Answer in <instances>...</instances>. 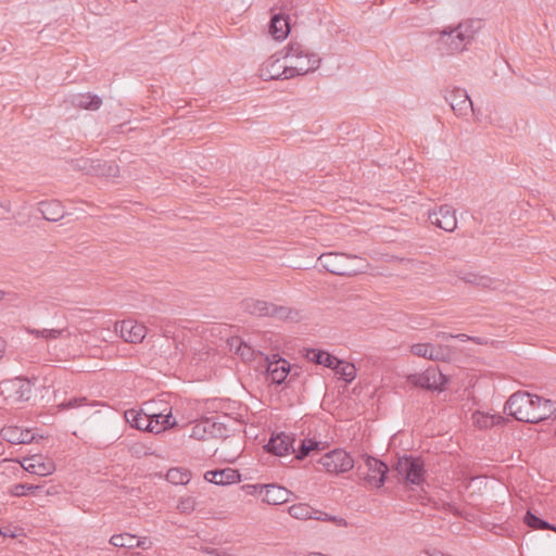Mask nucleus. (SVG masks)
I'll list each match as a JSON object with an SVG mask.
<instances>
[{
	"label": "nucleus",
	"instance_id": "63",
	"mask_svg": "<svg viewBox=\"0 0 556 556\" xmlns=\"http://www.w3.org/2000/svg\"><path fill=\"white\" fill-rule=\"evenodd\" d=\"M307 556H326L321 553H309Z\"/></svg>",
	"mask_w": 556,
	"mask_h": 556
},
{
	"label": "nucleus",
	"instance_id": "59",
	"mask_svg": "<svg viewBox=\"0 0 556 556\" xmlns=\"http://www.w3.org/2000/svg\"><path fill=\"white\" fill-rule=\"evenodd\" d=\"M80 312H81V309H79V308H72V313H71L72 320L74 318H76L77 317V313H80Z\"/></svg>",
	"mask_w": 556,
	"mask_h": 556
},
{
	"label": "nucleus",
	"instance_id": "5",
	"mask_svg": "<svg viewBox=\"0 0 556 556\" xmlns=\"http://www.w3.org/2000/svg\"><path fill=\"white\" fill-rule=\"evenodd\" d=\"M392 468L404 484L421 485L425 482L427 471L420 456L404 454Z\"/></svg>",
	"mask_w": 556,
	"mask_h": 556
},
{
	"label": "nucleus",
	"instance_id": "47",
	"mask_svg": "<svg viewBox=\"0 0 556 556\" xmlns=\"http://www.w3.org/2000/svg\"><path fill=\"white\" fill-rule=\"evenodd\" d=\"M316 513L319 515H325V518H323V521H330V522L336 523L341 527H345L348 525L346 520L343 518L331 516V515L320 511V510H316Z\"/></svg>",
	"mask_w": 556,
	"mask_h": 556
},
{
	"label": "nucleus",
	"instance_id": "34",
	"mask_svg": "<svg viewBox=\"0 0 556 556\" xmlns=\"http://www.w3.org/2000/svg\"><path fill=\"white\" fill-rule=\"evenodd\" d=\"M191 479V472L185 468H170L166 473V480L173 484H187Z\"/></svg>",
	"mask_w": 556,
	"mask_h": 556
},
{
	"label": "nucleus",
	"instance_id": "16",
	"mask_svg": "<svg viewBox=\"0 0 556 556\" xmlns=\"http://www.w3.org/2000/svg\"><path fill=\"white\" fill-rule=\"evenodd\" d=\"M115 330L119 332V336L124 341L129 343L141 342L147 334L146 326L131 319H125L116 323Z\"/></svg>",
	"mask_w": 556,
	"mask_h": 556
},
{
	"label": "nucleus",
	"instance_id": "19",
	"mask_svg": "<svg viewBox=\"0 0 556 556\" xmlns=\"http://www.w3.org/2000/svg\"><path fill=\"white\" fill-rule=\"evenodd\" d=\"M149 420H151V429L149 432L161 433L177 425V421L173 418L172 408L166 407L162 412H147Z\"/></svg>",
	"mask_w": 556,
	"mask_h": 556
},
{
	"label": "nucleus",
	"instance_id": "40",
	"mask_svg": "<svg viewBox=\"0 0 556 556\" xmlns=\"http://www.w3.org/2000/svg\"><path fill=\"white\" fill-rule=\"evenodd\" d=\"M191 438L197 440H205L208 435L206 425H203V418H201L193 427L190 434Z\"/></svg>",
	"mask_w": 556,
	"mask_h": 556
},
{
	"label": "nucleus",
	"instance_id": "37",
	"mask_svg": "<svg viewBox=\"0 0 556 556\" xmlns=\"http://www.w3.org/2000/svg\"><path fill=\"white\" fill-rule=\"evenodd\" d=\"M530 397H532L531 404H533L534 412H540V408L542 406H544L545 408L548 407L547 409L544 410V412L548 413V417L555 413L556 406H555V402H553L552 400H547L543 396H540L536 394H531V393H530Z\"/></svg>",
	"mask_w": 556,
	"mask_h": 556
},
{
	"label": "nucleus",
	"instance_id": "29",
	"mask_svg": "<svg viewBox=\"0 0 556 556\" xmlns=\"http://www.w3.org/2000/svg\"><path fill=\"white\" fill-rule=\"evenodd\" d=\"M523 522L526 526L533 530H552L556 532L555 525H552L547 520H544L543 518L536 516L531 510H527V513L525 514Z\"/></svg>",
	"mask_w": 556,
	"mask_h": 556
},
{
	"label": "nucleus",
	"instance_id": "7",
	"mask_svg": "<svg viewBox=\"0 0 556 556\" xmlns=\"http://www.w3.org/2000/svg\"><path fill=\"white\" fill-rule=\"evenodd\" d=\"M450 376L445 375L439 367L430 366L420 374H412L407 377V381L414 387L426 391L443 392L448 383Z\"/></svg>",
	"mask_w": 556,
	"mask_h": 556
},
{
	"label": "nucleus",
	"instance_id": "24",
	"mask_svg": "<svg viewBox=\"0 0 556 556\" xmlns=\"http://www.w3.org/2000/svg\"><path fill=\"white\" fill-rule=\"evenodd\" d=\"M124 418L127 424L131 428L141 430V431H149L151 429V420H149V417L147 415V412L143 408L135 409L130 408L125 410Z\"/></svg>",
	"mask_w": 556,
	"mask_h": 556
},
{
	"label": "nucleus",
	"instance_id": "28",
	"mask_svg": "<svg viewBox=\"0 0 556 556\" xmlns=\"http://www.w3.org/2000/svg\"><path fill=\"white\" fill-rule=\"evenodd\" d=\"M227 419L228 415L217 417H203V425H206L208 435L212 438H226L228 428L227 425L220 420Z\"/></svg>",
	"mask_w": 556,
	"mask_h": 556
},
{
	"label": "nucleus",
	"instance_id": "14",
	"mask_svg": "<svg viewBox=\"0 0 556 556\" xmlns=\"http://www.w3.org/2000/svg\"><path fill=\"white\" fill-rule=\"evenodd\" d=\"M364 460L368 471L375 473L367 475L365 478L366 481L370 484H374L378 489L383 486L390 471L388 464L377 457L367 454L364 455Z\"/></svg>",
	"mask_w": 556,
	"mask_h": 556
},
{
	"label": "nucleus",
	"instance_id": "43",
	"mask_svg": "<svg viewBox=\"0 0 556 556\" xmlns=\"http://www.w3.org/2000/svg\"><path fill=\"white\" fill-rule=\"evenodd\" d=\"M26 464H23V467L25 470H27L30 473H35L38 476H46V472L43 470H39L38 467H45V464L40 463L39 460H36L35 458H29L25 460Z\"/></svg>",
	"mask_w": 556,
	"mask_h": 556
},
{
	"label": "nucleus",
	"instance_id": "26",
	"mask_svg": "<svg viewBox=\"0 0 556 556\" xmlns=\"http://www.w3.org/2000/svg\"><path fill=\"white\" fill-rule=\"evenodd\" d=\"M326 448V443L313 439H303L300 441L299 446L295 448V458L299 460L305 459L312 452H321Z\"/></svg>",
	"mask_w": 556,
	"mask_h": 556
},
{
	"label": "nucleus",
	"instance_id": "41",
	"mask_svg": "<svg viewBox=\"0 0 556 556\" xmlns=\"http://www.w3.org/2000/svg\"><path fill=\"white\" fill-rule=\"evenodd\" d=\"M307 59V66L302 67V75L316 71L321 62V59L317 56V54L308 52L305 56Z\"/></svg>",
	"mask_w": 556,
	"mask_h": 556
},
{
	"label": "nucleus",
	"instance_id": "51",
	"mask_svg": "<svg viewBox=\"0 0 556 556\" xmlns=\"http://www.w3.org/2000/svg\"><path fill=\"white\" fill-rule=\"evenodd\" d=\"M445 509L448 513L453 514L454 516H456L458 518H463L464 517L463 511L459 508H457L454 504L446 503L445 504Z\"/></svg>",
	"mask_w": 556,
	"mask_h": 556
},
{
	"label": "nucleus",
	"instance_id": "52",
	"mask_svg": "<svg viewBox=\"0 0 556 556\" xmlns=\"http://www.w3.org/2000/svg\"><path fill=\"white\" fill-rule=\"evenodd\" d=\"M0 534L4 538H15L17 536L16 532L12 530L10 527H4L0 529Z\"/></svg>",
	"mask_w": 556,
	"mask_h": 556
},
{
	"label": "nucleus",
	"instance_id": "62",
	"mask_svg": "<svg viewBox=\"0 0 556 556\" xmlns=\"http://www.w3.org/2000/svg\"><path fill=\"white\" fill-rule=\"evenodd\" d=\"M39 470H43L46 472V475H48L50 472L49 468H47L46 466L45 467H38Z\"/></svg>",
	"mask_w": 556,
	"mask_h": 556
},
{
	"label": "nucleus",
	"instance_id": "61",
	"mask_svg": "<svg viewBox=\"0 0 556 556\" xmlns=\"http://www.w3.org/2000/svg\"><path fill=\"white\" fill-rule=\"evenodd\" d=\"M1 206H2L5 211H10V205H9V203H1Z\"/></svg>",
	"mask_w": 556,
	"mask_h": 556
},
{
	"label": "nucleus",
	"instance_id": "1",
	"mask_svg": "<svg viewBox=\"0 0 556 556\" xmlns=\"http://www.w3.org/2000/svg\"><path fill=\"white\" fill-rule=\"evenodd\" d=\"M86 397H72V418L79 422V427L72 431L85 443L91 440L93 435H98L102 431L103 419L99 410H93V404H86Z\"/></svg>",
	"mask_w": 556,
	"mask_h": 556
},
{
	"label": "nucleus",
	"instance_id": "39",
	"mask_svg": "<svg viewBox=\"0 0 556 556\" xmlns=\"http://www.w3.org/2000/svg\"><path fill=\"white\" fill-rule=\"evenodd\" d=\"M286 56L305 58L308 51L299 42H289L286 47Z\"/></svg>",
	"mask_w": 556,
	"mask_h": 556
},
{
	"label": "nucleus",
	"instance_id": "9",
	"mask_svg": "<svg viewBox=\"0 0 556 556\" xmlns=\"http://www.w3.org/2000/svg\"><path fill=\"white\" fill-rule=\"evenodd\" d=\"M265 367L266 379L277 386L286 382L291 372V364L278 353L265 356Z\"/></svg>",
	"mask_w": 556,
	"mask_h": 556
},
{
	"label": "nucleus",
	"instance_id": "17",
	"mask_svg": "<svg viewBox=\"0 0 556 556\" xmlns=\"http://www.w3.org/2000/svg\"><path fill=\"white\" fill-rule=\"evenodd\" d=\"M207 482L216 485H229L241 481V473L238 469L226 467L222 469L207 470L204 473Z\"/></svg>",
	"mask_w": 556,
	"mask_h": 556
},
{
	"label": "nucleus",
	"instance_id": "3",
	"mask_svg": "<svg viewBox=\"0 0 556 556\" xmlns=\"http://www.w3.org/2000/svg\"><path fill=\"white\" fill-rule=\"evenodd\" d=\"M317 262L328 273L336 276L354 277L364 273L363 258L355 254L339 252L323 253Z\"/></svg>",
	"mask_w": 556,
	"mask_h": 556
},
{
	"label": "nucleus",
	"instance_id": "27",
	"mask_svg": "<svg viewBox=\"0 0 556 556\" xmlns=\"http://www.w3.org/2000/svg\"><path fill=\"white\" fill-rule=\"evenodd\" d=\"M102 104V99L98 94L90 92L72 94V106L85 110H98Z\"/></svg>",
	"mask_w": 556,
	"mask_h": 556
},
{
	"label": "nucleus",
	"instance_id": "23",
	"mask_svg": "<svg viewBox=\"0 0 556 556\" xmlns=\"http://www.w3.org/2000/svg\"><path fill=\"white\" fill-rule=\"evenodd\" d=\"M289 495L290 491L286 488L270 483L265 485L262 500L269 505H280L289 501Z\"/></svg>",
	"mask_w": 556,
	"mask_h": 556
},
{
	"label": "nucleus",
	"instance_id": "55",
	"mask_svg": "<svg viewBox=\"0 0 556 556\" xmlns=\"http://www.w3.org/2000/svg\"><path fill=\"white\" fill-rule=\"evenodd\" d=\"M429 556H451L448 554H444L443 552H441L440 549H437L434 548L433 551L429 552L427 551L426 552Z\"/></svg>",
	"mask_w": 556,
	"mask_h": 556
},
{
	"label": "nucleus",
	"instance_id": "15",
	"mask_svg": "<svg viewBox=\"0 0 556 556\" xmlns=\"http://www.w3.org/2000/svg\"><path fill=\"white\" fill-rule=\"evenodd\" d=\"M302 67H289L279 63V60L268 61L262 68L261 76L265 80L270 79H289L296 76H302Z\"/></svg>",
	"mask_w": 556,
	"mask_h": 556
},
{
	"label": "nucleus",
	"instance_id": "57",
	"mask_svg": "<svg viewBox=\"0 0 556 556\" xmlns=\"http://www.w3.org/2000/svg\"><path fill=\"white\" fill-rule=\"evenodd\" d=\"M454 338H457L462 342H466L468 340H471V338L468 334H465V333L454 334Z\"/></svg>",
	"mask_w": 556,
	"mask_h": 556
},
{
	"label": "nucleus",
	"instance_id": "58",
	"mask_svg": "<svg viewBox=\"0 0 556 556\" xmlns=\"http://www.w3.org/2000/svg\"><path fill=\"white\" fill-rule=\"evenodd\" d=\"M81 339H83V334L81 333L76 334V333L72 332V342L78 343L79 341H81Z\"/></svg>",
	"mask_w": 556,
	"mask_h": 556
},
{
	"label": "nucleus",
	"instance_id": "21",
	"mask_svg": "<svg viewBox=\"0 0 556 556\" xmlns=\"http://www.w3.org/2000/svg\"><path fill=\"white\" fill-rule=\"evenodd\" d=\"M303 356L311 363L323 365L331 369L339 363V358L328 351L316 348H307L303 350Z\"/></svg>",
	"mask_w": 556,
	"mask_h": 556
},
{
	"label": "nucleus",
	"instance_id": "35",
	"mask_svg": "<svg viewBox=\"0 0 556 556\" xmlns=\"http://www.w3.org/2000/svg\"><path fill=\"white\" fill-rule=\"evenodd\" d=\"M289 514L291 517L299 519V520H306L312 519L314 517V514L316 513V509L312 508L307 504H295L289 507Z\"/></svg>",
	"mask_w": 556,
	"mask_h": 556
},
{
	"label": "nucleus",
	"instance_id": "46",
	"mask_svg": "<svg viewBox=\"0 0 556 556\" xmlns=\"http://www.w3.org/2000/svg\"><path fill=\"white\" fill-rule=\"evenodd\" d=\"M266 484H244L241 486L242 491H244L247 494H258L263 495Z\"/></svg>",
	"mask_w": 556,
	"mask_h": 556
},
{
	"label": "nucleus",
	"instance_id": "38",
	"mask_svg": "<svg viewBox=\"0 0 556 556\" xmlns=\"http://www.w3.org/2000/svg\"><path fill=\"white\" fill-rule=\"evenodd\" d=\"M135 535L130 533L114 534L110 539V544L116 547L134 548Z\"/></svg>",
	"mask_w": 556,
	"mask_h": 556
},
{
	"label": "nucleus",
	"instance_id": "4",
	"mask_svg": "<svg viewBox=\"0 0 556 556\" xmlns=\"http://www.w3.org/2000/svg\"><path fill=\"white\" fill-rule=\"evenodd\" d=\"M532 397L527 391H517L505 403L504 412L517 421L526 424H539L548 418V413L533 410Z\"/></svg>",
	"mask_w": 556,
	"mask_h": 556
},
{
	"label": "nucleus",
	"instance_id": "53",
	"mask_svg": "<svg viewBox=\"0 0 556 556\" xmlns=\"http://www.w3.org/2000/svg\"><path fill=\"white\" fill-rule=\"evenodd\" d=\"M301 375V370L299 367H294L291 365V372L289 374V383L296 380Z\"/></svg>",
	"mask_w": 556,
	"mask_h": 556
},
{
	"label": "nucleus",
	"instance_id": "8",
	"mask_svg": "<svg viewBox=\"0 0 556 556\" xmlns=\"http://www.w3.org/2000/svg\"><path fill=\"white\" fill-rule=\"evenodd\" d=\"M318 464L329 472L340 475L350 471L354 467V458L342 448H334L318 459Z\"/></svg>",
	"mask_w": 556,
	"mask_h": 556
},
{
	"label": "nucleus",
	"instance_id": "45",
	"mask_svg": "<svg viewBox=\"0 0 556 556\" xmlns=\"http://www.w3.org/2000/svg\"><path fill=\"white\" fill-rule=\"evenodd\" d=\"M475 421L480 429L492 428L491 414L478 413Z\"/></svg>",
	"mask_w": 556,
	"mask_h": 556
},
{
	"label": "nucleus",
	"instance_id": "32",
	"mask_svg": "<svg viewBox=\"0 0 556 556\" xmlns=\"http://www.w3.org/2000/svg\"><path fill=\"white\" fill-rule=\"evenodd\" d=\"M14 392L18 401L25 402L31 397L33 383L28 379L16 378L13 381Z\"/></svg>",
	"mask_w": 556,
	"mask_h": 556
},
{
	"label": "nucleus",
	"instance_id": "2",
	"mask_svg": "<svg viewBox=\"0 0 556 556\" xmlns=\"http://www.w3.org/2000/svg\"><path fill=\"white\" fill-rule=\"evenodd\" d=\"M480 28V21L468 20L457 26H447L440 33L438 40L442 53L453 54L466 49Z\"/></svg>",
	"mask_w": 556,
	"mask_h": 556
},
{
	"label": "nucleus",
	"instance_id": "60",
	"mask_svg": "<svg viewBox=\"0 0 556 556\" xmlns=\"http://www.w3.org/2000/svg\"><path fill=\"white\" fill-rule=\"evenodd\" d=\"M323 518H325V515H319V514H314V517H312V519H315V520H323Z\"/></svg>",
	"mask_w": 556,
	"mask_h": 556
},
{
	"label": "nucleus",
	"instance_id": "44",
	"mask_svg": "<svg viewBox=\"0 0 556 556\" xmlns=\"http://www.w3.org/2000/svg\"><path fill=\"white\" fill-rule=\"evenodd\" d=\"M36 337H41L43 339H56L62 332L63 329H42V330H30Z\"/></svg>",
	"mask_w": 556,
	"mask_h": 556
},
{
	"label": "nucleus",
	"instance_id": "13",
	"mask_svg": "<svg viewBox=\"0 0 556 556\" xmlns=\"http://www.w3.org/2000/svg\"><path fill=\"white\" fill-rule=\"evenodd\" d=\"M429 222L438 228L452 232L457 227V219L453 206L443 204L438 210L428 212Z\"/></svg>",
	"mask_w": 556,
	"mask_h": 556
},
{
	"label": "nucleus",
	"instance_id": "6",
	"mask_svg": "<svg viewBox=\"0 0 556 556\" xmlns=\"http://www.w3.org/2000/svg\"><path fill=\"white\" fill-rule=\"evenodd\" d=\"M72 169L80 172L83 175L96 177H116L119 173L118 165L113 161L84 156L72 159Z\"/></svg>",
	"mask_w": 556,
	"mask_h": 556
},
{
	"label": "nucleus",
	"instance_id": "48",
	"mask_svg": "<svg viewBox=\"0 0 556 556\" xmlns=\"http://www.w3.org/2000/svg\"><path fill=\"white\" fill-rule=\"evenodd\" d=\"M201 551L204 554L212 555V556H230L226 551L214 548V547H208V546L201 547Z\"/></svg>",
	"mask_w": 556,
	"mask_h": 556
},
{
	"label": "nucleus",
	"instance_id": "54",
	"mask_svg": "<svg viewBox=\"0 0 556 556\" xmlns=\"http://www.w3.org/2000/svg\"><path fill=\"white\" fill-rule=\"evenodd\" d=\"M435 337H437L438 339H441V340H443V341H446V340H448V339H451V338H454V334H452V333H447V332H444V331H440V332H438V333L435 334Z\"/></svg>",
	"mask_w": 556,
	"mask_h": 556
},
{
	"label": "nucleus",
	"instance_id": "56",
	"mask_svg": "<svg viewBox=\"0 0 556 556\" xmlns=\"http://www.w3.org/2000/svg\"><path fill=\"white\" fill-rule=\"evenodd\" d=\"M5 348H7V342L5 340L0 337V359L3 357L4 355V352H5Z\"/></svg>",
	"mask_w": 556,
	"mask_h": 556
},
{
	"label": "nucleus",
	"instance_id": "49",
	"mask_svg": "<svg viewBox=\"0 0 556 556\" xmlns=\"http://www.w3.org/2000/svg\"><path fill=\"white\" fill-rule=\"evenodd\" d=\"M151 541L148 538H138L135 535L134 548L140 547L142 549H148L151 546Z\"/></svg>",
	"mask_w": 556,
	"mask_h": 556
},
{
	"label": "nucleus",
	"instance_id": "18",
	"mask_svg": "<svg viewBox=\"0 0 556 556\" xmlns=\"http://www.w3.org/2000/svg\"><path fill=\"white\" fill-rule=\"evenodd\" d=\"M458 278L466 283H470L483 289L500 290L505 283L502 280L491 278L472 271H459Z\"/></svg>",
	"mask_w": 556,
	"mask_h": 556
},
{
	"label": "nucleus",
	"instance_id": "20",
	"mask_svg": "<svg viewBox=\"0 0 556 556\" xmlns=\"http://www.w3.org/2000/svg\"><path fill=\"white\" fill-rule=\"evenodd\" d=\"M291 31L289 15L279 12L274 13L269 22V33L276 40H283Z\"/></svg>",
	"mask_w": 556,
	"mask_h": 556
},
{
	"label": "nucleus",
	"instance_id": "31",
	"mask_svg": "<svg viewBox=\"0 0 556 556\" xmlns=\"http://www.w3.org/2000/svg\"><path fill=\"white\" fill-rule=\"evenodd\" d=\"M268 307L269 303L262 300L247 299L242 302V308L252 315L267 316Z\"/></svg>",
	"mask_w": 556,
	"mask_h": 556
},
{
	"label": "nucleus",
	"instance_id": "11",
	"mask_svg": "<svg viewBox=\"0 0 556 556\" xmlns=\"http://www.w3.org/2000/svg\"><path fill=\"white\" fill-rule=\"evenodd\" d=\"M295 441L294 433L274 432L264 445V450L276 456H286L290 453H295Z\"/></svg>",
	"mask_w": 556,
	"mask_h": 556
},
{
	"label": "nucleus",
	"instance_id": "25",
	"mask_svg": "<svg viewBox=\"0 0 556 556\" xmlns=\"http://www.w3.org/2000/svg\"><path fill=\"white\" fill-rule=\"evenodd\" d=\"M39 211L43 218L49 222H58L65 215L64 206L58 200L40 202Z\"/></svg>",
	"mask_w": 556,
	"mask_h": 556
},
{
	"label": "nucleus",
	"instance_id": "50",
	"mask_svg": "<svg viewBox=\"0 0 556 556\" xmlns=\"http://www.w3.org/2000/svg\"><path fill=\"white\" fill-rule=\"evenodd\" d=\"M508 422V419L501 414L491 415V424L494 426H505Z\"/></svg>",
	"mask_w": 556,
	"mask_h": 556
},
{
	"label": "nucleus",
	"instance_id": "30",
	"mask_svg": "<svg viewBox=\"0 0 556 556\" xmlns=\"http://www.w3.org/2000/svg\"><path fill=\"white\" fill-rule=\"evenodd\" d=\"M268 309L269 313L267 316L274 317L278 320L295 321L299 318V312L293 311L287 306H278L273 303H269Z\"/></svg>",
	"mask_w": 556,
	"mask_h": 556
},
{
	"label": "nucleus",
	"instance_id": "36",
	"mask_svg": "<svg viewBox=\"0 0 556 556\" xmlns=\"http://www.w3.org/2000/svg\"><path fill=\"white\" fill-rule=\"evenodd\" d=\"M41 485L33 484V483H16L13 484L10 489V493L13 496H26L28 494H33L38 490H41Z\"/></svg>",
	"mask_w": 556,
	"mask_h": 556
},
{
	"label": "nucleus",
	"instance_id": "42",
	"mask_svg": "<svg viewBox=\"0 0 556 556\" xmlns=\"http://www.w3.org/2000/svg\"><path fill=\"white\" fill-rule=\"evenodd\" d=\"M177 508L181 514H190L195 509V501L191 496L182 497L178 502Z\"/></svg>",
	"mask_w": 556,
	"mask_h": 556
},
{
	"label": "nucleus",
	"instance_id": "64",
	"mask_svg": "<svg viewBox=\"0 0 556 556\" xmlns=\"http://www.w3.org/2000/svg\"><path fill=\"white\" fill-rule=\"evenodd\" d=\"M4 292L3 291H0V300L4 296Z\"/></svg>",
	"mask_w": 556,
	"mask_h": 556
},
{
	"label": "nucleus",
	"instance_id": "22",
	"mask_svg": "<svg viewBox=\"0 0 556 556\" xmlns=\"http://www.w3.org/2000/svg\"><path fill=\"white\" fill-rule=\"evenodd\" d=\"M1 437L11 444H29L35 439L29 429H22L17 426L4 427L1 430Z\"/></svg>",
	"mask_w": 556,
	"mask_h": 556
},
{
	"label": "nucleus",
	"instance_id": "10",
	"mask_svg": "<svg viewBox=\"0 0 556 556\" xmlns=\"http://www.w3.org/2000/svg\"><path fill=\"white\" fill-rule=\"evenodd\" d=\"M410 352L418 357L434 362H451L453 357L452 348L444 344L415 343L410 346Z\"/></svg>",
	"mask_w": 556,
	"mask_h": 556
},
{
	"label": "nucleus",
	"instance_id": "12",
	"mask_svg": "<svg viewBox=\"0 0 556 556\" xmlns=\"http://www.w3.org/2000/svg\"><path fill=\"white\" fill-rule=\"evenodd\" d=\"M444 99L450 103L451 109L457 116H467L469 111L475 114L473 103L467 93V90L455 87L446 91Z\"/></svg>",
	"mask_w": 556,
	"mask_h": 556
},
{
	"label": "nucleus",
	"instance_id": "33",
	"mask_svg": "<svg viewBox=\"0 0 556 556\" xmlns=\"http://www.w3.org/2000/svg\"><path fill=\"white\" fill-rule=\"evenodd\" d=\"M337 375L340 376V379H342L346 383H351L355 377H356V368L353 364L346 363L339 358V363L336 365V367L331 368Z\"/></svg>",
	"mask_w": 556,
	"mask_h": 556
}]
</instances>
